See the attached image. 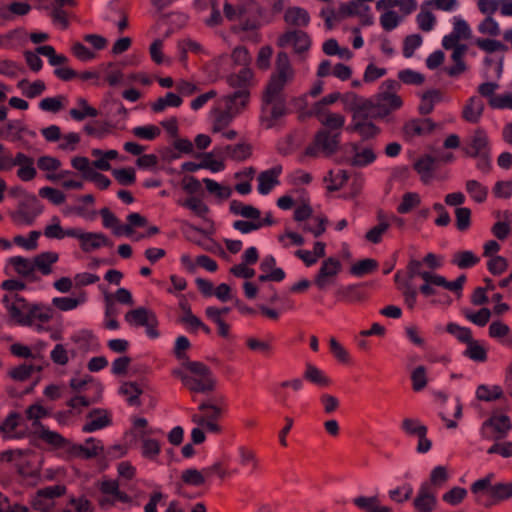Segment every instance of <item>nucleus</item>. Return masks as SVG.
I'll use <instances>...</instances> for the list:
<instances>
[{
    "instance_id": "obj_1",
    "label": "nucleus",
    "mask_w": 512,
    "mask_h": 512,
    "mask_svg": "<svg viewBox=\"0 0 512 512\" xmlns=\"http://www.w3.org/2000/svg\"><path fill=\"white\" fill-rule=\"evenodd\" d=\"M294 78V70L286 52H279L275 71L262 94L260 122L265 129L275 127L279 120L289 113L284 95L285 86Z\"/></svg>"
},
{
    "instance_id": "obj_2",
    "label": "nucleus",
    "mask_w": 512,
    "mask_h": 512,
    "mask_svg": "<svg viewBox=\"0 0 512 512\" xmlns=\"http://www.w3.org/2000/svg\"><path fill=\"white\" fill-rule=\"evenodd\" d=\"M10 320L13 324L23 327L35 326L38 332L43 324L53 317V309L42 303H30L19 294L4 295L2 298Z\"/></svg>"
},
{
    "instance_id": "obj_3",
    "label": "nucleus",
    "mask_w": 512,
    "mask_h": 512,
    "mask_svg": "<svg viewBox=\"0 0 512 512\" xmlns=\"http://www.w3.org/2000/svg\"><path fill=\"white\" fill-rule=\"evenodd\" d=\"M183 366L190 374H182L181 380L189 391L208 393L214 390L215 378L207 365L198 361H187Z\"/></svg>"
},
{
    "instance_id": "obj_4",
    "label": "nucleus",
    "mask_w": 512,
    "mask_h": 512,
    "mask_svg": "<svg viewBox=\"0 0 512 512\" xmlns=\"http://www.w3.org/2000/svg\"><path fill=\"white\" fill-rule=\"evenodd\" d=\"M397 86L398 82L395 80H386L381 86L384 90L376 95L374 101L365 103L367 109L378 119H383L402 107L401 97L394 93Z\"/></svg>"
},
{
    "instance_id": "obj_5",
    "label": "nucleus",
    "mask_w": 512,
    "mask_h": 512,
    "mask_svg": "<svg viewBox=\"0 0 512 512\" xmlns=\"http://www.w3.org/2000/svg\"><path fill=\"white\" fill-rule=\"evenodd\" d=\"M341 132H331L328 129L319 130L312 141L305 148V155L317 157L320 153L327 156L334 154L340 145Z\"/></svg>"
},
{
    "instance_id": "obj_6",
    "label": "nucleus",
    "mask_w": 512,
    "mask_h": 512,
    "mask_svg": "<svg viewBox=\"0 0 512 512\" xmlns=\"http://www.w3.org/2000/svg\"><path fill=\"white\" fill-rule=\"evenodd\" d=\"M372 119L378 118L367 109L366 104L358 106L353 111L349 129L358 133L364 140L374 138L379 134L380 129L372 123Z\"/></svg>"
},
{
    "instance_id": "obj_7",
    "label": "nucleus",
    "mask_w": 512,
    "mask_h": 512,
    "mask_svg": "<svg viewBox=\"0 0 512 512\" xmlns=\"http://www.w3.org/2000/svg\"><path fill=\"white\" fill-rule=\"evenodd\" d=\"M512 424L510 418L500 412L494 411L492 415L482 423V436L495 440L503 439L511 430Z\"/></svg>"
},
{
    "instance_id": "obj_8",
    "label": "nucleus",
    "mask_w": 512,
    "mask_h": 512,
    "mask_svg": "<svg viewBox=\"0 0 512 512\" xmlns=\"http://www.w3.org/2000/svg\"><path fill=\"white\" fill-rule=\"evenodd\" d=\"M346 161L354 167H366L376 160V154L372 147L363 146L361 143H346L343 146Z\"/></svg>"
},
{
    "instance_id": "obj_9",
    "label": "nucleus",
    "mask_w": 512,
    "mask_h": 512,
    "mask_svg": "<svg viewBox=\"0 0 512 512\" xmlns=\"http://www.w3.org/2000/svg\"><path fill=\"white\" fill-rule=\"evenodd\" d=\"M447 333L454 336L459 342L467 344L464 355L474 361H480V343L472 339V331L468 327L459 326L450 322L446 326Z\"/></svg>"
},
{
    "instance_id": "obj_10",
    "label": "nucleus",
    "mask_w": 512,
    "mask_h": 512,
    "mask_svg": "<svg viewBox=\"0 0 512 512\" xmlns=\"http://www.w3.org/2000/svg\"><path fill=\"white\" fill-rule=\"evenodd\" d=\"M66 488L61 485L47 486L39 489L32 499V508L40 512H52L54 508L53 500L62 496Z\"/></svg>"
},
{
    "instance_id": "obj_11",
    "label": "nucleus",
    "mask_w": 512,
    "mask_h": 512,
    "mask_svg": "<svg viewBox=\"0 0 512 512\" xmlns=\"http://www.w3.org/2000/svg\"><path fill=\"white\" fill-rule=\"evenodd\" d=\"M342 265L339 259L329 257L325 259L314 278V284L319 290H325L333 284L334 279L341 272Z\"/></svg>"
},
{
    "instance_id": "obj_12",
    "label": "nucleus",
    "mask_w": 512,
    "mask_h": 512,
    "mask_svg": "<svg viewBox=\"0 0 512 512\" xmlns=\"http://www.w3.org/2000/svg\"><path fill=\"white\" fill-rule=\"evenodd\" d=\"M73 238L79 240L80 248L85 253H90L101 247H112V241L101 232H85L81 228L75 229Z\"/></svg>"
},
{
    "instance_id": "obj_13",
    "label": "nucleus",
    "mask_w": 512,
    "mask_h": 512,
    "mask_svg": "<svg viewBox=\"0 0 512 512\" xmlns=\"http://www.w3.org/2000/svg\"><path fill=\"white\" fill-rule=\"evenodd\" d=\"M510 497H512V484L491 486L488 479L482 478V504L491 506Z\"/></svg>"
},
{
    "instance_id": "obj_14",
    "label": "nucleus",
    "mask_w": 512,
    "mask_h": 512,
    "mask_svg": "<svg viewBox=\"0 0 512 512\" xmlns=\"http://www.w3.org/2000/svg\"><path fill=\"white\" fill-rule=\"evenodd\" d=\"M293 45L295 53L301 54L310 49L311 39L309 35L302 30L287 31L278 38V46L285 47Z\"/></svg>"
},
{
    "instance_id": "obj_15",
    "label": "nucleus",
    "mask_w": 512,
    "mask_h": 512,
    "mask_svg": "<svg viewBox=\"0 0 512 512\" xmlns=\"http://www.w3.org/2000/svg\"><path fill=\"white\" fill-rule=\"evenodd\" d=\"M499 85L495 82L482 83V97L488 99V104L493 109H510L512 103V93L506 92L504 94H495V90Z\"/></svg>"
},
{
    "instance_id": "obj_16",
    "label": "nucleus",
    "mask_w": 512,
    "mask_h": 512,
    "mask_svg": "<svg viewBox=\"0 0 512 512\" xmlns=\"http://www.w3.org/2000/svg\"><path fill=\"white\" fill-rule=\"evenodd\" d=\"M41 213L38 200L33 197L28 202H21L18 209L11 214L13 222L17 225H32L36 217Z\"/></svg>"
},
{
    "instance_id": "obj_17",
    "label": "nucleus",
    "mask_w": 512,
    "mask_h": 512,
    "mask_svg": "<svg viewBox=\"0 0 512 512\" xmlns=\"http://www.w3.org/2000/svg\"><path fill=\"white\" fill-rule=\"evenodd\" d=\"M436 124L430 118H416L407 121L403 126V136L407 140L426 136L432 133Z\"/></svg>"
},
{
    "instance_id": "obj_18",
    "label": "nucleus",
    "mask_w": 512,
    "mask_h": 512,
    "mask_svg": "<svg viewBox=\"0 0 512 512\" xmlns=\"http://www.w3.org/2000/svg\"><path fill=\"white\" fill-rule=\"evenodd\" d=\"M22 420L20 413L11 411L0 423V433L4 440L24 439L29 433L26 430H17Z\"/></svg>"
},
{
    "instance_id": "obj_19",
    "label": "nucleus",
    "mask_w": 512,
    "mask_h": 512,
    "mask_svg": "<svg viewBox=\"0 0 512 512\" xmlns=\"http://www.w3.org/2000/svg\"><path fill=\"white\" fill-rule=\"evenodd\" d=\"M87 422L83 425L84 433H92L112 424L111 414L101 408L92 409L87 415Z\"/></svg>"
},
{
    "instance_id": "obj_20",
    "label": "nucleus",
    "mask_w": 512,
    "mask_h": 512,
    "mask_svg": "<svg viewBox=\"0 0 512 512\" xmlns=\"http://www.w3.org/2000/svg\"><path fill=\"white\" fill-rule=\"evenodd\" d=\"M436 494L437 491L430 489V483H422L413 501L414 508L418 512H432L437 503Z\"/></svg>"
},
{
    "instance_id": "obj_21",
    "label": "nucleus",
    "mask_w": 512,
    "mask_h": 512,
    "mask_svg": "<svg viewBox=\"0 0 512 512\" xmlns=\"http://www.w3.org/2000/svg\"><path fill=\"white\" fill-rule=\"evenodd\" d=\"M377 224L371 227L364 236V239L371 244H379L382 242L384 235L390 228L388 214L379 209L376 213Z\"/></svg>"
},
{
    "instance_id": "obj_22",
    "label": "nucleus",
    "mask_w": 512,
    "mask_h": 512,
    "mask_svg": "<svg viewBox=\"0 0 512 512\" xmlns=\"http://www.w3.org/2000/svg\"><path fill=\"white\" fill-rule=\"evenodd\" d=\"M103 449L104 448L100 440L90 437L85 441V444H73L71 442L69 453L75 457L92 459L97 457Z\"/></svg>"
},
{
    "instance_id": "obj_23",
    "label": "nucleus",
    "mask_w": 512,
    "mask_h": 512,
    "mask_svg": "<svg viewBox=\"0 0 512 512\" xmlns=\"http://www.w3.org/2000/svg\"><path fill=\"white\" fill-rule=\"evenodd\" d=\"M217 156L225 157L233 161H245L252 154V146L248 143H238L235 145H226L224 147L214 148Z\"/></svg>"
},
{
    "instance_id": "obj_24",
    "label": "nucleus",
    "mask_w": 512,
    "mask_h": 512,
    "mask_svg": "<svg viewBox=\"0 0 512 512\" xmlns=\"http://www.w3.org/2000/svg\"><path fill=\"white\" fill-rule=\"evenodd\" d=\"M282 173V166L276 165L270 169L262 171L258 177V187L257 190L261 195L269 194L272 189L280 184L279 176Z\"/></svg>"
},
{
    "instance_id": "obj_25",
    "label": "nucleus",
    "mask_w": 512,
    "mask_h": 512,
    "mask_svg": "<svg viewBox=\"0 0 512 512\" xmlns=\"http://www.w3.org/2000/svg\"><path fill=\"white\" fill-rule=\"evenodd\" d=\"M31 435L37 439L44 441L56 449H63L69 452L71 441L64 438L61 434L49 430L47 427L42 426L37 430L31 432Z\"/></svg>"
},
{
    "instance_id": "obj_26",
    "label": "nucleus",
    "mask_w": 512,
    "mask_h": 512,
    "mask_svg": "<svg viewBox=\"0 0 512 512\" xmlns=\"http://www.w3.org/2000/svg\"><path fill=\"white\" fill-rule=\"evenodd\" d=\"M58 260V253L52 251L42 252L36 255L32 259L34 273L38 271L44 276L51 274L53 271L52 267Z\"/></svg>"
},
{
    "instance_id": "obj_27",
    "label": "nucleus",
    "mask_w": 512,
    "mask_h": 512,
    "mask_svg": "<svg viewBox=\"0 0 512 512\" xmlns=\"http://www.w3.org/2000/svg\"><path fill=\"white\" fill-rule=\"evenodd\" d=\"M16 166H19L17 170V177L28 182L35 178L37 171L34 167V159L23 152L16 154Z\"/></svg>"
},
{
    "instance_id": "obj_28",
    "label": "nucleus",
    "mask_w": 512,
    "mask_h": 512,
    "mask_svg": "<svg viewBox=\"0 0 512 512\" xmlns=\"http://www.w3.org/2000/svg\"><path fill=\"white\" fill-rule=\"evenodd\" d=\"M9 263L13 266L15 272L26 280L30 282L39 280V277L34 273L32 260L22 256H14L9 259Z\"/></svg>"
},
{
    "instance_id": "obj_29",
    "label": "nucleus",
    "mask_w": 512,
    "mask_h": 512,
    "mask_svg": "<svg viewBox=\"0 0 512 512\" xmlns=\"http://www.w3.org/2000/svg\"><path fill=\"white\" fill-rule=\"evenodd\" d=\"M254 73L250 67H244L237 73H231L226 77L227 84L238 90H249Z\"/></svg>"
},
{
    "instance_id": "obj_30",
    "label": "nucleus",
    "mask_w": 512,
    "mask_h": 512,
    "mask_svg": "<svg viewBox=\"0 0 512 512\" xmlns=\"http://www.w3.org/2000/svg\"><path fill=\"white\" fill-rule=\"evenodd\" d=\"M318 121L331 132H341L345 124V117L339 113L326 111L313 112Z\"/></svg>"
},
{
    "instance_id": "obj_31",
    "label": "nucleus",
    "mask_w": 512,
    "mask_h": 512,
    "mask_svg": "<svg viewBox=\"0 0 512 512\" xmlns=\"http://www.w3.org/2000/svg\"><path fill=\"white\" fill-rule=\"evenodd\" d=\"M335 295L339 301L346 303L360 302L366 297L363 288L358 284L341 286L336 290Z\"/></svg>"
},
{
    "instance_id": "obj_32",
    "label": "nucleus",
    "mask_w": 512,
    "mask_h": 512,
    "mask_svg": "<svg viewBox=\"0 0 512 512\" xmlns=\"http://www.w3.org/2000/svg\"><path fill=\"white\" fill-rule=\"evenodd\" d=\"M284 21L292 26L306 27L310 22L307 10L301 7H289L284 14Z\"/></svg>"
},
{
    "instance_id": "obj_33",
    "label": "nucleus",
    "mask_w": 512,
    "mask_h": 512,
    "mask_svg": "<svg viewBox=\"0 0 512 512\" xmlns=\"http://www.w3.org/2000/svg\"><path fill=\"white\" fill-rule=\"evenodd\" d=\"M304 379L318 387H328L331 385V379L318 367L311 363H306Z\"/></svg>"
},
{
    "instance_id": "obj_34",
    "label": "nucleus",
    "mask_w": 512,
    "mask_h": 512,
    "mask_svg": "<svg viewBox=\"0 0 512 512\" xmlns=\"http://www.w3.org/2000/svg\"><path fill=\"white\" fill-rule=\"evenodd\" d=\"M249 98V90H237L224 98L225 107L238 114L247 105Z\"/></svg>"
},
{
    "instance_id": "obj_35",
    "label": "nucleus",
    "mask_w": 512,
    "mask_h": 512,
    "mask_svg": "<svg viewBox=\"0 0 512 512\" xmlns=\"http://www.w3.org/2000/svg\"><path fill=\"white\" fill-rule=\"evenodd\" d=\"M177 204L183 208L189 209L195 216L201 219H206L210 212L208 205L205 204L202 199L195 196L178 200Z\"/></svg>"
},
{
    "instance_id": "obj_36",
    "label": "nucleus",
    "mask_w": 512,
    "mask_h": 512,
    "mask_svg": "<svg viewBox=\"0 0 512 512\" xmlns=\"http://www.w3.org/2000/svg\"><path fill=\"white\" fill-rule=\"evenodd\" d=\"M153 315H155V313L152 310L145 307H138L125 314V321L132 326L143 327L148 324Z\"/></svg>"
},
{
    "instance_id": "obj_37",
    "label": "nucleus",
    "mask_w": 512,
    "mask_h": 512,
    "mask_svg": "<svg viewBox=\"0 0 512 512\" xmlns=\"http://www.w3.org/2000/svg\"><path fill=\"white\" fill-rule=\"evenodd\" d=\"M182 103L183 99L180 95L168 92L164 97H159L151 103V110L154 113H161L168 107H180Z\"/></svg>"
},
{
    "instance_id": "obj_38",
    "label": "nucleus",
    "mask_w": 512,
    "mask_h": 512,
    "mask_svg": "<svg viewBox=\"0 0 512 512\" xmlns=\"http://www.w3.org/2000/svg\"><path fill=\"white\" fill-rule=\"evenodd\" d=\"M161 453V443L149 437L141 438V456L152 462H157Z\"/></svg>"
},
{
    "instance_id": "obj_39",
    "label": "nucleus",
    "mask_w": 512,
    "mask_h": 512,
    "mask_svg": "<svg viewBox=\"0 0 512 512\" xmlns=\"http://www.w3.org/2000/svg\"><path fill=\"white\" fill-rule=\"evenodd\" d=\"M53 223L50 225H47L44 229V236L49 239H64L65 237H71L75 236V229L76 228H68L63 229L60 225V219L58 217H53L52 219Z\"/></svg>"
},
{
    "instance_id": "obj_40",
    "label": "nucleus",
    "mask_w": 512,
    "mask_h": 512,
    "mask_svg": "<svg viewBox=\"0 0 512 512\" xmlns=\"http://www.w3.org/2000/svg\"><path fill=\"white\" fill-rule=\"evenodd\" d=\"M413 167L421 176V180L424 183H428L432 178V172L435 168V160L430 155H424L415 161Z\"/></svg>"
},
{
    "instance_id": "obj_41",
    "label": "nucleus",
    "mask_w": 512,
    "mask_h": 512,
    "mask_svg": "<svg viewBox=\"0 0 512 512\" xmlns=\"http://www.w3.org/2000/svg\"><path fill=\"white\" fill-rule=\"evenodd\" d=\"M489 336L504 345H512L510 328L501 321H493L490 324Z\"/></svg>"
},
{
    "instance_id": "obj_42",
    "label": "nucleus",
    "mask_w": 512,
    "mask_h": 512,
    "mask_svg": "<svg viewBox=\"0 0 512 512\" xmlns=\"http://www.w3.org/2000/svg\"><path fill=\"white\" fill-rule=\"evenodd\" d=\"M99 214L102 218V225L104 228L111 229L112 233L117 237L123 236V232L121 230L123 224L120 222L119 218L109 210V208H102L99 211Z\"/></svg>"
},
{
    "instance_id": "obj_43",
    "label": "nucleus",
    "mask_w": 512,
    "mask_h": 512,
    "mask_svg": "<svg viewBox=\"0 0 512 512\" xmlns=\"http://www.w3.org/2000/svg\"><path fill=\"white\" fill-rule=\"evenodd\" d=\"M230 212L234 215H240L242 217L248 219H258L260 217V210L251 206L244 204L239 200H232L229 206Z\"/></svg>"
},
{
    "instance_id": "obj_44",
    "label": "nucleus",
    "mask_w": 512,
    "mask_h": 512,
    "mask_svg": "<svg viewBox=\"0 0 512 512\" xmlns=\"http://www.w3.org/2000/svg\"><path fill=\"white\" fill-rule=\"evenodd\" d=\"M499 401L501 406H507L508 401L499 385L482 384V402Z\"/></svg>"
},
{
    "instance_id": "obj_45",
    "label": "nucleus",
    "mask_w": 512,
    "mask_h": 512,
    "mask_svg": "<svg viewBox=\"0 0 512 512\" xmlns=\"http://www.w3.org/2000/svg\"><path fill=\"white\" fill-rule=\"evenodd\" d=\"M427 278L431 279L435 286L443 287L449 291L459 293L463 289V285L466 282V276L464 274L460 275L454 281H448L445 277L438 275L437 277H430L426 275Z\"/></svg>"
},
{
    "instance_id": "obj_46",
    "label": "nucleus",
    "mask_w": 512,
    "mask_h": 512,
    "mask_svg": "<svg viewBox=\"0 0 512 512\" xmlns=\"http://www.w3.org/2000/svg\"><path fill=\"white\" fill-rule=\"evenodd\" d=\"M78 105L82 108L81 110L72 108L69 111L71 118L75 121H83L86 117H97L99 112L96 108L90 106L86 99L79 98L77 100Z\"/></svg>"
},
{
    "instance_id": "obj_47",
    "label": "nucleus",
    "mask_w": 512,
    "mask_h": 512,
    "mask_svg": "<svg viewBox=\"0 0 512 512\" xmlns=\"http://www.w3.org/2000/svg\"><path fill=\"white\" fill-rule=\"evenodd\" d=\"M127 223L123 224L121 230L123 232V236L132 237L134 233V228L145 227L148 223L147 218L142 216L139 213L133 212L127 215L126 217Z\"/></svg>"
},
{
    "instance_id": "obj_48",
    "label": "nucleus",
    "mask_w": 512,
    "mask_h": 512,
    "mask_svg": "<svg viewBox=\"0 0 512 512\" xmlns=\"http://www.w3.org/2000/svg\"><path fill=\"white\" fill-rule=\"evenodd\" d=\"M198 409L203 413L201 420L207 421H218L224 411V407L222 405H216L212 403V400L202 402Z\"/></svg>"
},
{
    "instance_id": "obj_49",
    "label": "nucleus",
    "mask_w": 512,
    "mask_h": 512,
    "mask_svg": "<svg viewBox=\"0 0 512 512\" xmlns=\"http://www.w3.org/2000/svg\"><path fill=\"white\" fill-rule=\"evenodd\" d=\"M479 260L471 251H460L453 255L451 263L460 269H468L477 265Z\"/></svg>"
},
{
    "instance_id": "obj_50",
    "label": "nucleus",
    "mask_w": 512,
    "mask_h": 512,
    "mask_svg": "<svg viewBox=\"0 0 512 512\" xmlns=\"http://www.w3.org/2000/svg\"><path fill=\"white\" fill-rule=\"evenodd\" d=\"M49 415L47 409L40 404H32L25 410V416L28 420L32 421L34 430L44 426L40 420Z\"/></svg>"
},
{
    "instance_id": "obj_51",
    "label": "nucleus",
    "mask_w": 512,
    "mask_h": 512,
    "mask_svg": "<svg viewBox=\"0 0 512 512\" xmlns=\"http://www.w3.org/2000/svg\"><path fill=\"white\" fill-rule=\"evenodd\" d=\"M464 120L477 123L480 118V98L472 96L468 99L462 111Z\"/></svg>"
},
{
    "instance_id": "obj_52",
    "label": "nucleus",
    "mask_w": 512,
    "mask_h": 512,
    "mask_svg": "<svg viewBox=\"0 0 512 512\" xmlns=\"http://www.w3.org/2000/svg\"><path fill=\"white\" fill-rule=\"evenodd\" d=\"M204 470L189 468L182 471L181 480L184 484L194 487H200L206 482Z\"/></svg>"
},
{
    "instance_id": "obj_53",
    "label": "nucleus",
    "mask_w": 512,
    "mask_h": 512,
    "mask_svg": "<svg viewBox=\"0 0 512 512\" xmlns=\"http://www.w3.org/2000/svg\"><path fill=\"white\" fill-rule=\"evenodd\" d=\"M120 394L126 397V401L130 406L140 405L139 397L142 394L140 387L133 382H126L120 387Z\"/></svg>"
},
{
    "instance_id": "obj_54",
    "label": "nucleus",
    "mask_w": 512,
    "mask_h": 512,
    "mask_svg": "<svg viewBox=\"0 0 512 512\" xmlns=\"http://www.w3.org/2000/svg\"><path fill=\"white\" fill-rule=\"evenodd\" d=\"M401 430L408 436L418 437L423 433H428V428L414 418H404L401 423Z\"/></svg>"
},
{
    "instance_id": "obj_55",
    "label": "nucleus",
    "mask_w": 512,
    "mask_h": 512,
    "mask_svg": "<svg viewBox=\"0 0 512 512\" xmlns=\"http://www.w3.org/2000/svg\"><path fill=\"white\" fill-rule=\"evenodd\" d=\"M86 301L85 294H82L78 298L72 297H55L52 299L54 307L61 311H70L77 308L80 304Z\"/></svg>"
},
{
    "instance_id": "obj_56",
    "label": "nucleus",
    "mask_w": 512,
    "mask_h": 512,
    "mask_svg": "<svg viewBox=\"0 0 512 512\" xmlns=\"http://www.w3.org/2000/svg\"><path fill=\"white\" fill-rule=\"evenodd\" d=\"M448 478L446 467L439 465L432 469L429 480L424 483H430V489L437 491L438 488H441L447 482Z\"/></svg>"
},
{
    "instance_id": "obj_57",
    "label": "nucleus",
    "mask_w": 512,
    "mask_h": 512,
    "mask_svg": "<svg viewBox=\"0 0 512 512\" xmlns=\"http://www.w3.org/2000/svg\"><path fill=\"white\" fill-rule=\"evenodd\" d=\"M378 268V262L375 259L366 258L359 260L351 267V273L357 277H362L374 272Z\"/></svg>"
},
{
    "instance_id": "obj_58",
    "label": "nucleus",
    "mask_w": 512,
    "mask_h": 512,
    "mask_svg": "<svg viewBox=\"0 0 512 512\" xmlns=\"http://www.w3.org/2000/svg\"><path fill=\"white\" fill-rule=\"evenodd\" d=\"M420 202L421 199L418 193L407 192L402 196V200L397 206V212L399 214H407L419 206Z\"/></svg>"
},
{
    "instance_id": "obj_59",
    "label": "nucleus",
    "mask_w": 512,
    "mask_h": 512,
    "mask_svg": "<svg viewBox=\"0 0 512 512\" xmlns=\"http://www.w3.org/2000/svg\"><path fill=\"white\" fill-rule=\"evenodd\" d=\"M367 12H369L368 6H364L354 1L344 3L339 7V14L342 17L362 16Z\"/></svg>"
},
{
    "instance_id": "obj_60",
    "label": "nucleus",
    "mask_w": 512,
    "mask_h": 512,
    "mask_svg": "<svg viewBox=\"0 0 512 512\" xmlns=\"http://www.w3.org/2000/svg\"><path fill=\"white\" fill-rule=\"evenodd\" d=\"M92 504L85 497H72L62 512H91Z\"/></svg>"
},
{
    "instance_id": "obj_61",
    "label": "nucleus",
    "mask_w": 512,
    "mask_h": 512,
    "mask_svg": "<svg viewBox=\"0 0 512 512\" xmlns=\"http://www.w3.org/2000/svg\"><path fill=\"white\" fill-rule=\"evenodd\" d=\"M19 87L23 89V94L29 99L41 95L46 89L45 83L41 80H36L33 83H27L23 80L19 83Z\"/></svg>"
},
{
    "instance_id": "obj_62",
    "label": "nucleus",
    "mask_w": 512,
    "mask_h": 512,
    "mask_svg": "<svg viewBox=\"0 0 512 512\" xmlns=\"http://www.w3.org/2000/svg\"><path fill=\"white\" fill-rule=\"evenodd\" d=\"M132 133L140 139L152 141L161 134V130L156 125L149 124L134 127Z\"/></svg>"
},
{
    "instance_id": "obj_63",
    "label": "nucleus",
    "mask_w": 512,
    "mask_h": 512,
    "mask_svg": "<svg viewBox=\"0 0 512 512\" xmlns=\"http://www.w3.org/2000/svg\"><path fill=\"white\" fill-rule=\"evenodd\" d=\"M231 59L235 66L249 67L251 55L245 46H237L232 50Z\"/></svg>"
},
{
    "instance_id": "obj_64",
    "label": "nucleus",
    "mask_w": 512,
    "mask_h": 512,
    "mask_svg": "<svg viewBox=\"0 0 512 512\" xmlns=\"http://www.w3.org/2000/svg\"><path fill=\"white\" fill-rule=\"evenodd\" d=\"M237 114L225 107L224 110L219 111L213 123V132H220L225 129Z\"/></svg>"
}]
</instances>
